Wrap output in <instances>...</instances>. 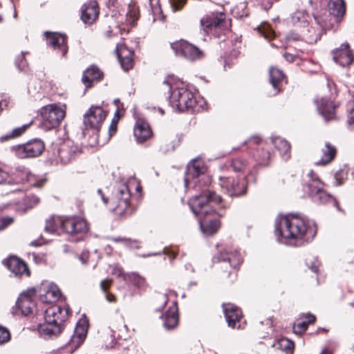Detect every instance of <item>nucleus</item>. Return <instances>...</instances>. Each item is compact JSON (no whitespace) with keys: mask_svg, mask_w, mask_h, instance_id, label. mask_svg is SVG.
I'll return each instance as SVG.
<instances>
[{"mask_svg":"<svg viewBox=\"0 0 354 354\" xmlns=\"http://www.w3.org/2000/svg\"><path fill=\"white\" fill-rule=\"evenodd\" d=\"M274 233L280 242L308 241L315 236L316 230L309 220L295 214H287L277 217Z\"/></svg>","mask_w":354,"mask_h":354,"instance_id":"1","label":"nucleus"},{"mask_svg":"<svg viewBox=\"0 0 354 354\" xmlns=\"http://www.w3.org/2000/svg\"><path fill=\"white\" fill-rule=\"evenodd\" d=\"M221 201L220 196L209 189L189 201V205L192 212L199 217L202 232L207 235L215 234L220 227V221L218 219L207 221L205 217L215 213L212 204H218Z\"/></svg>","mask_w":354,"mask_h":354,"instance_id":"2","label":"nucleus"},{"mask_svg":"<svg viewBox=\"0 0 354 354\" xmlns=\"http://www.w3.org/2000/svg\"><path fill=\"white\" fill-rule=\"evenodd\" d=\"M314 22L309 13L303 9H298L290 14V23L298 31L295 39H301L313 44L320 39L327 24L322 16L314 17Z\"/></svg>","mask_w":354,"mask_h":354,"instance_id":"3","label":"nucleus"},{"mask_svg":"<svg viewBox=\"0 0 354 354\" xmlns=\"http://www.w3.org/2000/svg\"><path fill=\"white\" fill-rule=\"evenodd\" d=\"M162 86L170 93L169 103L174 109L183 112L194 108L196 102L194 94L183 84L171 86L166 80Z\"/></svg>","mask_w":354,"mask_h":354,"instance_id":"4","label":"nucleus"},{"mask_svg":"<svg viewBox=\"0 0 354 354\" xmlns=\"http://www.w3.org/2000/svg\"><path fill=\"white\" fill-rule=\"evenodd\" d=\"M103 203L109 204L110 209L122 215L129 206L131 194L129 187L126 184H118L114 187L111 197H106L101 189L97 190Z\"/></svg>","mask_w":354,"mask_h":354,"instance_id":"5","label":"nucleus"},{"mask_svg":"<svg viewBox=\"0 0 354 354\" xmlns=\"http://www.w3.org/2000/svg\"><path fill=\"white\" fill-rule=\"evenodd\" d=\"M308 183L305 188L308 189V195L312 200L318 204L333 203L337 209L338 204L336 200L324 189V183L320 180L317 175L312 170L307 175Z\"/></svg>","mask_w":354,"mask_h":354,"instance_id":"6","label":"nucleus"},{"mask_svg":"<svg viewBox=\"0 0 354 354\" xmlns=\"http://www.w3.org/2000/svg\"><path fill=\"white\" fill-rule=\"evenodd\" d=\"M41 126L45 130L57 127L66 115V106L57 104H48L41 109Z\"/></svg>","mask_w":354,"mask_h":354,"instance_id":"7","label":"nucleus"},{"mask_svg":"<svg viewBox=\"0 0 354 354\" xmlns=\"http://www.w3.org/2000/svg\"><path fill=\"white\" fill-rule=\"evenodd\" d=\"M170 46L176 56L189 62H195L204 57L203 50L186 40L174 41Z\"/></svg>","mask_w":354,"mask_h":354,"instance_id":"8","label":"nucleus"},{"mask_svg":"<svg viewBox=\"0 0 354 354\" xmlns=\"http://www.w3.org/2000/svg\"><path fill=\"white\" fill-rule=\"evenodd\" d=\"M81 153V149L71 140H66L53 148V156L57 162L66 165Z\"/></svg>","mask_w":354,"mask_h":354,"instance_id":"9","label":"nucleus"},{"mask_svg":"<svg viewBox=\"0 0 354 354\" xmlns=\"http://www.w3.org/2000/svg\"><path fill=\"white\" fill-rule=\"evenodd\" d=\"M12 149L19 158H35L41 154L44 143L39 139H34L25 144L14 146Z\"/></svg>","mask_w":354,"mask_h":354,"instance_id":"10","label":"nucleus"},{"mask_svg":"<svg viewBox=\"0 0 354 354\" xmlns=\"http://www.w3.org/2000/svg\"><path fill=\"white\" fill-rule=\"evenodd\" d=\"M219 185L230 196H238L245 194L247 186L244 178L237 176H221Z\"/></svg>","mask_w":354,"mask_h":354,"instance_id":"11","label":"nucleus"},{"mask_svg":"<svg viewBox=\"0 0 354 354\" xmlns=\"http://www.w3.org/2000/svg\"><path fill=\"white\" fill-rule=\"evenodd\" d=\"M62 229L69 234H82L88 230L86 221L77 217H63L59 218Z\"/></svg>","mask_w":354,"mask_h":354,"instance_id":"12","label":"nucleus"},{"mask_svg":"<svg viewBox=\"0 0 354 354\" xmlns=\"http://www.w3.org/2000/svg\"><path fill=\"white\" fill-rule=\"evenodd\" d=\"M107 115L101 106H93L84 116V124L86 129L98 131Z\"/></svg>","mask_w":354,"mask_h":354,"instance_id":"13","label":"nucleus"},{"mask_svg":"<svg viewBox=\"0 0 354 354\" xmlns=\"http://www.w3.org/2000/svg\"><path fill=\"white\" fill-rule=\"evenodd\" d=\"M39 291V299L43 303H55L62 295L59 288L53 283H43Z\"/></svg>","mask_w":354,"mask_h":354,"instance_id":"14","label":"nucleus"},{"mask_svg":"<svg viewBox=\"0 0 354 354\" xmlns=\"http://www.w3.org/2000/svg\"><path fill=\"white\" fill-rule=\"evenodd\" d=\"M36 292L35 288H30L19 295L16 305L23 315H28L33 312L35 305L32 301V297L36 294Z\"/></svg>","mask_w":354,"mask_h":354,"instance_id":"15","label":"nucleus"},{"mask_svg":"<svg viewBox=\"0 0 354 354\" xmlns=\"http://www.w3.org/2000/svg\"><path fill=\"white\" fill-rule=\"evenodd\" d=\"M334 61L340 66H350L354 60V55L347 43L342 44L333 52Z\"/></svg>","mask_w":354,"mask_h":354,"instance_id":"16","label":"nucleus"},{"mask_svg":"<svg viewBox=\"0 0 354 354\" xmlns=\"http://www.w3.org/2000/svg\"><path fill=\"white\" fill-rule=\"evenodd\" d=\"M223 310L228 326L232 328H240L241 321V310L232 304H223Z\"/></svg>","mask_w":354,"mask_h":354,"instance_id":"17","label":"nucleus"},{"mask_svg":"<svg viewBox=\"0 0 354 354\" xmlns=\"http://www.w3.org/2000/svg\"><path fill=\"white\" fill-rule=\"evenodd\" d=\"M115 52L124 71H128L133 66V52L129 49L124 44H119L116 46Z\"/></svg>","mask_w":354,"mask_h":354,"instance_id":"18","label":"nucleus"},{"mask_svg":"<svg viewBox=\"0 0 354 354\" xmlns=\"http://www.w3.org/2000/svg\"><path fill=\"white\" fill-rule=\"evenodd\" d=\"M4 264L16 277H20L22 275L28 277L30 275V270L27 265L17 257H10L4 261Z\"/></svg>","mask_w":354,"mask_h":354,"instance_id":"19","label":"nucleus"},{"mask_svg":"<svg viewBox=\"0 0 354 354\" xmlns=\"http://www.w3.org/2000/svg\"><path fill=\"white\" fill-rule=\"evenodd\" d=\"M134 136L139 143H142L152 136L149 124L142 119H138L134 127Z\"/></svg>","mask_w":354,"mask_h":354,"instance_id":"20","label":"nucleus"},{"mask_svg":"<svg viewBox=\"0 0 354 354\" xmlns=\"http://www.w3.org/2000/svg\"><path fill=\"white\" fill-rule=\"evenodd\" d=\"M98 15L99 8L96 1H91L82 6L81 18L85 24H92Z\"/></svg>","mask_w":354,"mask_h":354,"instance_id":"21","label":"nucleus"},{"mask_svg":"<svg viewBox=\"0 0 354 354\" xmlns=\"http://www.w3.org/2000/svg\"><path fill=\"white\" fill-rule=\"evenodd\" d=\"M205 171L204 162L201 160H193L187 167L186 176L185 178V186L188 187L190 178H194Z\"/></svg>","mask_w":354,"mask_h":354,"instance_id":"22","label":"nucleus"},{"mask_svg":"<svg viewBox=\"0 0 354 354\" xmlns=\"http://www.w3.org/2000/svg\"><path fill=\"white\" fill-rule=\"evenodd\" d=\"M214 262L227 263L231 267L235 268L242 263L241 254L236 252H221L213 258Z\"/></svg>","mask_w":354,"mask_h":354,"instance_id":"23","label":"nucleus"},{"mask_svg":"<svg viewBox=\"0 0 354 354\" xmlns=\"http://www.w3.org/2000/svg\"><path fill=\"white\" fill-rule=\"evenodd\" d=\"M315 103L319 113L325 118L326 120H331L335 115V106L333 102L326 98L315 99Z\"/></svg>","mask_w":354,"mask_h":354,"instance_id":"24","label":"nucleus"},{"mask_svg":"<svg viewBox=\"0 0 354 354\" xmlns=\"http://www.w3.org/2000/svg\"><path fill=\"white\" fill-rule=\"evenodd\" d=\"M46 35L47 44L54 49H59L62 52V55L64 56L68 51L66 37L63 35L55 32L46 33Z\"/></svg>","mask_w":354,"mask_h":354,"instance_id":"25","label":"nucleus"},{"mask_svg":"<svg viewBox=\"0 0 354 354\" xmlns=\"http://www.w3.org/2000/svg\"><path fill=\"white\" fill-rule=\"evenodd\" d=\"M110 330L112 334L110 335L109 338V342H106L105 341L104 345L106 348H112L114 347L116 342L115 339V337L113 333L115 332V329L122 330V328H126L127 326L124 323L123 317L120 315H116L115 317H112L110 320Z\"/></svg>","mask_w":354,"mask_h":354,"instance_id":"26","label":"nucleus"},{"mask_svg":"<svg viewBox=\"0 0 354 354\" xmlns=\"http://www.w3.org/2000/svg\"><path fill=\"white\" fill-rule=\"evenodd\" d=\"M65 317L62 315V309L58 306H50L44 311V319L48 323L60 324L64 320Z\"/></svg>","mask_w":354,"mask_h":354,"instance_id":"27","label":"nucleus"},{"mask_svg":"<svg viewBox=\"0 0 354 354\" xmlns=\"http://www.w3.org/2000/svg\"><path fill=\"white\" fill-rule=\"evenodd\" d=\"M102 75V73L97 66H91L84 72L82 82L86 88H90L94 81L101 79Z\"/></svg>","mask_w":354,"mask_h":354,"instance_id":"28","label":"nucleus"},{"mask_svg":"<svg viewBox=\"0 0 354 354\" xmlns=\"http://www.w3.org/2000/svg\"><path fill=\"white\" fill-rule=\"evenodd\" d=\"M86 333L87 330L84 326H77L68 342V346L74 349L77 348L84 341Z\"/></svg>","mask_w":354,"mask_h":354,"instance_id":"29","label":"nucleus"},{"mask_svg":"<svg viewBox=\"0 0 354 354\" xmlns=\"http://www.w3.org/2000/svg\"><path fill=\"white\" fill-rule=\"evenodd\" d=\"M322 157L319 160L315 162L317 165L324 166L330 162L336 155V149L329 142H326L322 149Z\"/></svg>","mask_w":354,"mask_h":354,"instance_id":"30","label":"nucleus"},{"mask_svg":"<svg viewBox=\"0 0 354 354\" xmlns=\"http://www.w3.org/2000/svg\"><path fill=\"white\" fill-rule=\"evenodd\" d=\"M330 15L335 17H341L345 12L343 0H325Z\"/></svg>","mask_w":354,"mask_h":354,"instance_id":"31","label":"nucleus"},{"mask_svg":"<svg viewBox=\"0 0 354 354\" xmlns=\"http://www.w3.org/2000/svg\"><path fill=\"white\" fill-rule=\"evenodd\" d=\"M60 324L46 322L39 325L38 330L44 337H50L60 333Z\"/></svg>","mask_w":354,"mask_h":354,"instance_id":"32","label":"nucleus"},{"mask_svg":"<svg viewBox=\"0 0 354 354\" xmlns=\"http://www.w3.org/2000/svg\"><path fill=\"white\" fill-rule=\"evenodd\" d=\"M272 143L283 159L287 160L290 158V145L287 140L280 137H276L272 139Z\"/></svg>","mask_w":354,"mask_h":354,"instance_id":"33","label":"nucleus"},{"mask_svg":"<svg viewBox=\"0 0 354 354\" xmlns=\"http://www.w3.org/2000/svg\"><path fill=\"white\" fill-rule=\"evenodd\" d=\"M283 79V74L279 69L271 67L270 68V82L275 90L274 95L280 91V83Z\"/></svg>","mask_w":354,"mask_h":354,"instance_id":"34","label":"nucleus"},{"mask_svg":"<svg viewBox=\"0 0 354 354\" xmlns=\"http://www.w3.org/2000/svg\"><path fill=\"white\" fill-rule=\"evenodd\" d=\"M40 203V199L35 195H29L24 198L23 203L17 208L20 214H24L28 210L35 207Z\"/></svg>","mask_w":354,"mask_h":354,"instance_id":"35","label":"nucleus"},{"mask_svg":"<svg viewBox=\"0 0 354 354\" xmlns=\"http://www.w3.org/2000/svg\"><path fill=\"white\" fill-rule=\"evenodd\" d=\"M32 175L26 167H19L15 174V177H10L11 183H23L26 181H30Z\"/></svg>","mask_w":354,"mask_h":354,"instance_id":"36","label":"nucleus"},{"mask_svg":"<svg viewBox=\"0 0 354 354\" xmlns=\"http://www.w3.org/2000/svg\"><path fill=\"white\" fill-rule=\"evenodd\" d=\"M178 323L176 309L168 310L165 315L164 326L167 330L173 329Z\"/></svg>","mask_w":354,"mask_h":354,"instance_id":"37","label":"nucleus"},{"mask_svg":"<svg viewBox=\"0 0 354 354\" xmlns=\"http://www.w3.org/2000/svg\"><path fill=\"white\" fill-rule=\"evenodd\" d=\"M225 15L223 13H219L216 17L214 18H203L201 20V26L205 29H209L213 27L216 28L220 26V24L224 21Z\"/></svg>","mask_w":354,"mask_h":354,"instance_id":"38","label":"nucleus"},{"mask_svg":"<svg viewBox=\"0 0 354 354\" xmlns=\"http://www.w3.org/2000/svg\"><path fill=\"white\" fill-rule=\"evenodd\" d=\"M124 278L126 281H129L138 288H144L146 287L145 279L136 272L127 274L124 276Z\"/></svg>","mask_w":354,"mask_h":354,"instance_id":"39","label":"nucleus"},{"mask_svg":"<svg viewBox=\"0 0 354 354\" xmlns=\"http://www.w3.org/2000/svg\"><path fill=\"white\" fill-rule=\"evenodd\" d=\"M306 320L295 324L293 326V331L296 334L304 333L308 328L309 324L315 321V317L313 315L308 314L306 316Z\"/></svg>","mask_w":354,"mask_h":354,"instance_id":"40","label":"nucleus"},{"mask_svg":"<svg viewBox=\"0 0 354 354\" xmlns=\"http://www.w3.org/2000/svg\"><path fill=\"white\" fill-rule=\"evenodd\" d=\"M59 218H63V216H50L46 221L45 231L48 233H54L57 231L58 226H60Z\"/></svg>","mask_w":354,"mask_h":354,"instance_id":"41","label":"nucleus"},{"mask_svg":"<svg viewBox=\"0 0 354 354\" xmlns=\"http://www.w3.org/2000/svg\"><path fill=\"white\" fill-rule=\"evenodd\" d=\"M138 17H139L138 8L134 5H133V6L129 5V8H128V12H127V20L128 23L130 25L133 26L136 21L138 19Z\"/></svg>","mask_w":354,"mask_h":354,"instance_id":"42","label":"nucleus"},{"mask_svg":"<svg viewBox=\"0 0 354 354\" xmlns=\"http://www.w3.org/2000/svg\"><path fill=\"white\" fill-rule=\"evenodd\" d=\"M247 165L248 162L241 158H237L232 160L230 163V167L236 172L244 171L247 167Z\"/></svg>","mask_w":354,"mask_h":354,"instance_id":"43","label":"nucleus"},{"mask_svg":"<svg viewBox=\"0 0 354 354\" xmlns=\"http://www.w3.org/2000/svg\"><path fill=\"white\" fill-rule=\"evenodd\" d=\"M29 126H30V124H25V125H23L22 127H17V128L13 129V131L10 133H9L6 136H1L0 138V140L1 142H3L5 140H8L9 139L18 137V136H21L22 133H24Z\"/></svg>","mask_w":354,"mask_h":354,"instance_id":"44","label":"nucleus"},{"mask_svg":"<svg viewBox=\"0 0 354 354\" xmlns=\"http://www.w3.org/2000/svg\"><path fill=\"white\" fill-rule=\"evenodd\" d=\"M259 32L266 39H271L274 37V33L270 28V26L266 24H262L258 28Z\"/></svg>","mask_w":354,"mask_h":354,"instance_id":"45","label":"nucleus"},{"mask_svg":"<svg viewBox=\"0 0 354 354\" xmlns=\"http://www.w3.org/2000/svg\"><path fill=\"white\" fill-rule=\"evenodd\" d=\"M280 349L285 351L287 353H292L294 344L287 338H281L278 342Z\"/></svg>","mask_w":354,"mask_h":354,"instance_id":"46","label":"nucleus"},{"mask_svg":"<svg viewBox=\"0 0 354 354\" xmlns=\"http://www.w3.org/2000/svg\"><path fill=\"white\" fill-rule=\"evenodd\" d=\"M10 339V334L9 330L3 327L0 326V344H5Z\"/></svg>","mask_w":354,"mask_h":354,"instance_id":"47","label":"nucleus"},{"mask_svg":"<svg viewBox=\"0 0 354 354\" xmlns=\"http://www.w3.org/2000/svg\"><path fill=\"white\" fill-rule=\"evenodd\" d=\"M346 177V171H344L343 169H340L338 171H337L335 174V185L337 186L342 185Z\"/></svg>","mask_w":354,"mask_h":354,"instance_id":"48","label":"nucleus"},{"mask_svg":"<svg viewBox=\"0 0 354 354\" xmlns=\"http://www.w3.org/2000/svg\"><path fill=\"white\" fill-rule=\"evenodd\" d=\"M348 107V123L349 125L354 127V102H349L347 105Z\"/></svg>","mask_w":354,"mask_h":354,"instance_id":"49","label":"nucleus"},{"mask_svg":"<svg viewBox=\"0 0 354 354\" xmlns=\"http://www.w3.org/2000/svg\"><path fill=\"white\" fill-rule=\"evenodd\" d=\"M169 3L174 11H178L184 6L186 0H169Z\"/></svg>","mask_w":354,"mask_h":354,"instance_id":"50","label":"nucleus"},{"mask_svg":"<svg viewBox=\"0 0 354 354\" xmlns=\"http://www.w3.org/2000/svg\"><path fill=\"white\" fill-rule=\"evenodd\" d=\"M270 153L268 150L262 149L261 153L259 155L258 161L259 164L266 165H267L268 160L270 158Z\"/></svg>","mask_w":354,"mask_h":354,"instance_id":"51","label":"nucleus"},{"mask_svg":"<svg viewBox=\"0 0 354 354\" xmlns=\"http://www.w3.org/2000/svg\"><path fill=\"white\" fill-rule=\"evenodd\" d=\"M11 182L12 180H10V176L8 173L0 166V184L3 183L11 184Z\"/></svg>","mask_w":354,"mask_h":354,"instance_id":"52","label":"nucleus"},{"mask_svg":"<svg viewBox=\"0 0 354 354\" xmlns=\"http://www.w3.org/2000/svg\"><path fill=\"white\" fill-rule=\"evenodd\" d=\"M12 222L13 218L11 217H3L0 218V231L4 230Z\"/></svg>","mask_w":354,"mask_h":354,"instance_id":"53","label":"nucleus"},{"mask_svg":"<svg viewBox=\"0 0 354 354\" xmlns=\"http://www.w3.org/2000/svg\"><path fill=\"white\" fill-rule=\"evenodd\" d=\"M111 283V280H110V279H104V280L102 281V282L100 283L102 290L104 292H106L107 290L109 289Z\"/></svg>","mask_w":354,"mask_h":354,"instance_id":"54","label":"nucleus"},{"mask_svg":"<svg viewBox=\"0 0 354 354\" xmlns=\"http://www.w3.org/2000/svg\"><path fill=\"white\" fill-rule=\"evenodd\" d=\"M260 142L261 140L258 137L252 138L248 141V143L250 147H251L252 145H259Z\"/></svg>","mask_w":354,"mask_h":354,"instance_id":"55","label":"nucleus"},{"mask_svg":"<svg viewBox=\"0 0 354 354\" xmlns=\"http://www.w3.org/2000/svg\"><path fill=\"white\" fill-rule=\"evenodd\" d=\"M111 240L113 241L115 243H122L124 244H127L128 242H129V239H126V238H121V237H118V238H111Z\"/></svg>","mask_w":354,"mask_h":354,"instance_id":"56","label":"nucleus"},{"mask_svg":"<svg viewBox=\"0 0 354 354\" xmlns=\"http://www.w3.org/2000/svg\"><path fill=\"white\" fill-rule=\"evenodd\" d=\"M116 127H117V122H115L114 120L112 121V123L111 124L110 127H109V131H110V135L111 136V132L113 131V133H115L116 131Z\"/></svg>","mask_w":354,"mask_h":354,"instance_id":"57","label":"nucleus"},{"mask_svg":"<svg viewBox=\"0 0 354 354\" xmlns=\"http://www.w3.org/2000/svg\"><path fill=\"white\" fill-rule=\"evenodd\" d=\"M283 56L288 62H292L295 60V56L292 54L285 53Z\"/></svg>","mask_w":354,"mask_h":354,"instance_id":"58","label":"nucleus"},{"mask_svg":"<svg viewBox=\"0 0 354 354\" xmlns=\"http://www.w3.org/2000/svg\"><path fill=\"white\" fill-rule=\"evenodd\" d=\"M106 299L109 302H115L116 301L115 296L113 294L109 293L106 295Z\"/></svg>","mask_w":354,"mask_h":354,"instance_id":"59","label":"nucleus"},{"mask_svg":"<svg viewBox=\"0 0 354 354\" xmlns=\"http://www.w3.org/2000/svg\"><path fill=\"white\" fill-rule=\"evenodd\" d=\"M165 254L169 255V257L171 260H173L176 258V253L174 252H169L168 253L165 252Z\"/></svg>","mask_w":354,"mask_h":354,"instance_id":"60","label":"nucleus"},{"mask_svg":"<svg viewBox=\"0 0 354 354\" xmlns=\"http://www.w3.org/2000/svg\"><path fill=\"white\" fill-rule=\"evenodd\" d=\"M30 245L33 246H38L40 245L41 243L39 242V241H34L31 242Z\"/></svg>","mask_w":354,"mask_h":354,"instance_id":"61","label":"nucleus"},{"mask_svg":"<svg viewBox=\"0 0 354 354\" xmlns=\"http://www.w3.org/2000/svg\"><path fill=\"white\" fill-rule=\"evenodd\" d=\"M320 354H332V353L328 350H324Z\"/></svg>","mask_w":354,"mask_h":354,"instance_id":"62","label":"nucleus"},{"mask_svg":"<svg viewBox=\"0 0 354 354\" xmlns=\"http://www.w3.org/2000/svg\"><path fill=\"white\" fill-rule=\"evenodd\" d=\"M312 270L314 272H317V266H312L311 268Z\"/></svg>","mask_w":354,"mask_h":354,"instance_id":"63","label":"nucleus"},{"mask_svg":"<svg viewBox=\"0 0 354 354\" xmlns=\"http://www.w3.org/2000/svg\"><path fill=\"white\" fill-rule=\"evenodd\" d=\"M120 103V100L119 99H115L114 100V104L117 106H118V104Z\"/></svg>","mask_w":354,"mask_h":354,"instance_id":"64","label":"nucleus"}]
</instances>
